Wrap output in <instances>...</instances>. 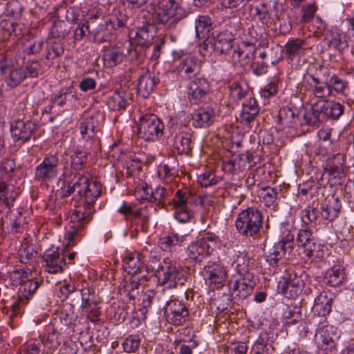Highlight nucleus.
<instances>
[{
    "label": "nucleus",
    "instance_id": "23",
    "mask_svg": "<svg viewBox=\"0 0 354 354\" xmlns=\"http://www.w3.org/2000/svg\"><path fill=\"white\" fill-rule=\"evenodd\" d=\"M256 48L252 45L241 43L236 45L232 55V61L234 64H239L241 67L252 66L255 59Z\"/></svg>",
    "mask_w": 354,
    "mask_h": 354
},
{
    "label": "nucleus",
    "instance_id": "19",
    "mask_svg": "<svg viewBox=\"0 0 354 354\" xmlns=\"http://www.w3.org/2000/svg\"><path fill=\"white\" fill-rule=\"evenodd\" d=\"M306 275L299 274L295 271H290L281 285V292L286 297L293 298L299 295L304 286Z\"/></svg>",
    "mask_w": 354,
    "mask_h": 354
},
{
    "label": "nucleus",
    "instance_id": "41",
    "mask_svg": "<svg viewBox=\"0 0 354 354\" xmlns=\"http://www.w3.org/2000/svg\"><path fill=\"white\" fill-rule=\"evenodd\" d=\"M344 279V268L340 265H335L327 271L324 281L326 284L336 287L342 284Z\"/></svg>",
    "mask_w": 354,
    "mask_h": 354
},
{
    "label": "nucleus",
    "instance_id": "58",
    "mask_svg": "<svg viewBox=\"0 0 354 354\" xmlns=\"http://www.w3.org/2000/svg\"><path fill=\"white\" fill-rule=\"evenodd\" d=\"M91 25L89 18L86 20H81L77 23V27L73 30L75 41H82L86 36L91 35Z\"/></svg>",
    "mask_w": 354,
    "mask_h": 354
},
{
    "label": "nucleus",
    "instance_id": "11",
    "mask_svg": "<svg viewBox=\"0 0 354 354\" xmlns=\"http://www.w3.org/2000/svg\"><path fill=\"white\" fill-rule=\"evenodd\" d=\"M210 90V82L206 78L195 77L186 86L187 100L192 104H199L206 101Z\"/></svg>",
    "mask_w": 354,
    "mask_h": 354
},
{
    "label": "nucleus",
    "instance_id": "57",
    "mask_svg": "<svg viewBox=\"0 0 354 354\" xmlns=\"http://www.w3.org/2000/svg\"><path fill=\"white\" fill-rule=\"evenodd\" d=\"M276 244L278 248H281L282 253H284V258L290 259L292 257L294 249V236L292 234L288 233Z\"/></svg>",
    "mask_w": 354,
    "mask_h": 354
},
{
    "label": "nucleus",
    "instance_id": "4",
    "mask_svg": "<svg viewBox=\"0 0 354 354\" xmlns=\"http://www.w3.org/2000/svg\"><path fill=\"white\" fill-rule=\"evenodd\" d=\"M220 238L215 233L205 231L187 249V257L192 263H200L219 247Z\"/></svg>",
    "mask_w": 354,
    "mask_h": 354
},
{
    "label": "nucleus",
    "instance_id": "53",
    "mask_svg": "<svg viewBox=\"0 0 354 354\" xmlns=\"http://www.w3.org/2000/svg\"><path fill=\"white\" fill-rule=\"evenodd\" d=\"M150 218V210L146 207H140L137 208L133 213V217L131 222L134 221L136 224L140 225L142 231L147 232Z\"/></svg>",
    "mask_w": 354,
    "mask_h": 354
},
{
    "label": "nucleus",
    "instance_id": "22",
    "mask_svg": "<svg viewBox=\"0 0 354 354\" xmlns=\"http://www.w3.org/2000/svg\"><path fill=\"white\" fill-rule=\"evenodd\" d=\"M202 62L195 56H188L182 59L176 71L178 74L184 80H189L201 73Z\"/></svg>",
    "mask_w": 354,
    "mask_h": 354
},
{
    "label": "nucleus",
    "instance_id": "55",
    "mask_svg": "<svg viewBox=\"0 0 354 354\" xmlns=\"http://www.w3.org/2000/svg\"><path fill=\"white\" fill-rule=\"evenodd\" d=\"M278 120L282 126L291 128L296 124L297 116L292 109L283 107L279 111Z\"/></svg>",
    "mask_w": 354,
    "mask_h": 354
},
{
    "label": "nucleus",
    "instance_id": "48",
    "mask_svg": "<svg viewBox=\"0 0 354 354\" xmlns=\"http://www.w3.org/2000/svg\"><path fill=\"white\" fill-rule=\"evenodd\" d=\"M250 260L245 253H241L234 261L232 266L234 267L239 276L253 274L250 272Z\"/></svg>",
    "mask_w": 354,
    "mask_h": 354
},
{
    "label": "nucleus",
    "instance_id": "17",
    "mask_svg": "<svg viewBox=\"0 0 354 354\" xmlns=\"http://www.w3.org/2000/svg\"><path fill=\"white\" fill-rule=\"evenodd\" d=\"M338 337L336 328L331 325L326 324L317 329L315 342L318 348L331 352L335 349Z\"/></svg>",
    "mask_w": 354,
    "mask_h": 354
},
{
    "label": "nucleus",
    "instance_id": "44",
    "mask_svg": "<svg viewBox=\"0 0 354 354\" xmlns=\"http://www.w3.org/2000/svg\"><path fill=\"white\" fill-rule=\"evenodd\" d=\"M19 34L20 28L17 23L10 20H3L0 22V41L8 40Z\"/></svg>",
    "mask_w": 354,
    "mask_h": 354
},
{
    "label": "nucleus",
    "instance_id": "25",
    "mask_svg": "<svg viewBox=\"0 0 354 354\" xmlns=\"http://www.w3.org/2000/svg\"><path fill=\"white\" fill-rule=\"evenodd\" d=\"M342 204L334 194L326 196L321 203L320 215L323 219L333 221L338 217Z\"/></svg>",
    "mask_w": 354,
    "mask_h": 354
},
{
    "label": "nucleus",
    "instance_id": "30",
    "mask_svg": "<svg viewBox=\"0 0 354 354\" xmlns=\"http://www.w3.org/2000/svg\"><path fill=\"white\" fill-rule=\"evenodd\" d=\"M142 254L138 252H131L126 254L123 259V268L132 276H141L145 266L141 261Z\"/></svg>",
    "mask_w": 354,
    "mask_h": 354
},
{
    "label": "nucleus",
    "instance_id": "32",
    "mask_svg": "<svg viewBox=\"0 0 354 354\" xmlns=\"http://www.w3.org/2000/svg\"><path fill=\"white\" fill-rule=\"evenodd\" d=\"M259 111V107L257 100L250 97L242 104V111L240 114L241 122L245 125H249L257 117Z\"/></svg>",
    "mask_w": 354,
    "mask_h": 354
},
{
    "label": "nucleus",
    "instance_id": "38",
    "mask_svg": "<svg viewBox=\"0 0 354 354\" xmlns=\"http://www.w3.org/2000/svg\"><path fill=\"white\" fill-rule=\"evenodd\" d=\"M127 97L125 91H115L107 100L108 108L113 111H123L128 105Z\"/></svg>",
    "mask_w": 354,
    "mask_h": 354
},
{
    "label": "nucleus",
    "instance_id": "9",
    "mask_svg": "<svg viewBox=\"0 0 354 354\" xmlns=\"http://www.w3.org/2000/svg\"><path fill=\"white\" fill-rule=\"evenodd\" d=\"M296 241L299 247L302 248L304 253L308 258H322L324 252L317 239L313 235L312 230L305 227L301 229L297 236Z\"/></svg>",
    "mask_w": 354,
    "mask_h": 354
},
{
    "label": "nucleus",
    "instance_id": "37",
    "mask_svg": "<svg viewBox=\"0 0 354 354\" xmlns=\"http://www.w3.org/2000/svg\"><path fill=\"white\" fill-rule=\"evenodd\" d=\"M178 203L192 209L203 205V200L199 195L192 194L187 189H178L175 193Z\"/></svg>",
    "mask_w": 354,
    "mask_h": 354
},
{
    "label": "nucleus",
    "instance_id": "20",
    "mask_svg": "<svg viewBox=\"0 0 354 354\" xmlns=\"http://www.w3.org/2000/svg\"><path fill=\"white\" fill-rule=\"evenodd\" d=\"M103 115L96 112L85 118L80 124V131L82 138L86 141L94 140L100 131Z\"/></svg>",
    "mask_w": 354,
    "mask_h": 354
},
{
    "label": "nucleus",
    "instance_id": "16",
    "mask_svg": "<svg viewBox=\"0 0 354 354\" xmlns=\"http://www.w3.org/2000/svg\"><path fill=\"white\" fill-rule=\"evenodd\" d=\"M89 22L91 25V35L95 43L102 44L110 39L113 31V22H109L97 15L90 17Z\"/></svg>",
    "mask_w": 354,
    "mask_h": 354
},
{
    "label": "nucleus",
    "instance_id": "27",
    "mask_svg": "<svg viewBox=\"0 0 354 354\" xmlns=\"http://www.w3.org/2000/svg\"><path fill=\"white\" fill-rule=\"evenodd\" d=\"M36 129V124L30 121H15L11 124L10 131L15 141L22 142L29 140Z\"/></svg>",
    "mask_w": 354,
    "mask_h": 354
},
{
    "label": "nucleus",
    "instance_id": "36",
    "mask_svg": "<svg viewBox=\"0 0 354 354\" xmlns=\"http://www.w3.org/2000/svg\"><path fill=\"white\" fill-rule=\"evenodd\" d=\"M333 303V298L331 294L328 296L327 292H322L315 299L313 308L323 318L331 312Z\"/></svg>",
    "mask_w": 354,
    "mask_h": 354
},
{
    "label": "nucleus",
    "instance_id": "43",
    "mask_svg": "<svg viewBox=\"0 0 354 354\" xmlns=\"http://www.w3.org/2000/svg\"><path fill=\"white\" fill-rule=\"evenodd\" d=\"M69 32L70 28L64 21L62 19H53L49 29V35L53 39L62 41Z\"/></svg>",
    "mask_w": 354,
    "mask_h": 354
},
{
    "label": "nucleus",
    "instance_id": "42",
    "mask_svg": "<svg viewBox=\"0 0 354 354\" xmlns=\"http://www.w3.org/2000/svg\"><path fill=\"white\" fill-rule=\"evenodd\" d=\"M248 85L243 81H235L229 86V97L233 102H238L247 96Z\"/></svg>",
    "mask_w": 354,
    "mask_h": 354
},
{
    "label": "nucleus",
    "instance_id": "51",
    "mask_svg": "<svg viewBox=\"0 0 354 354\" xmlns=\"http://www.w3.org/2000/svg\"><path fill=\"white\" fill-rule=\"evenodd\" d=\"M81 297L80 308L82 312L87 313L89 308L97 306L98 304V301L95 297L94 290L89 287H85L81 290Z\"/></svg>",
    "mask_w": 354,
    "mask_h": 354
},
{
    "label": "nucleus",
    "instance_id": "45",
    "mask_svg": "<svg viewBox=\"0 0 354 354\" xmlns=\"http://www.w3.org/2000/svg\"><path fill=\"white\" fill-rule=\"evenodd\" d=\"M55 17L62 19L65 17L66 20L70 23H75L80 16V10L75 7L64 6L62 5L55 8Z\"/></svg>",
    "mask_w": 354,
    "mask_h": 354
},
{
    "label": "nucleus",
    "instance_id": "39",
    "mask_svg": "<svg viewBox=\"0 0 354 354\" xmlns=\"http://www.w3.org/2000/svg\"><path fill=\"white\" fill-rule=\"evenodd\" d=\"M247 35L249 37L248 41H243L242 43L248 45H252L254 48L258 47H266L268 45V41L266 39V35L263 32V30L259 28V30L254 27L249 28L248 29Z\"/></svg>",
    "mask_w": 354,
    "mask_h": 354
},
{
    "label": "nucleus",
    "instance_id": "60",
    "mask_svg": "<svg viewBox=\"0 0 354 354\" xmlns=\"http://www.w3.org/2000/svg\"><path fill=\"white\" fill-rule=\"evenodd\" d=\"M150 28L149 26H143L140 27L136 31V35L134 37V43H140L149 46L150 41L153 37V35Z\"/></svg>",
    "mask_w": 354,
    "mask_h": 354
},
{
    "label": "nucleus",
    "instance_id": "3",
    "mask_svg": "<svg viewBox=\"0 0 354 354\" xmlns=\"http://www.w3.org/2000/svg\"><path fill=\"white\" fill-rule=\"evenodd\" d=\"M181 2L182 0H153L151 7L157 24L163 25L166 28H174L180 21L187 17Z\"/></svg>",
    "mask_w": 354,
    "mask_h": 354
},
{
    "label": "nucleus",
    "instance_id": "52",
    "mask_svg": "<svg viewBox=\"0 0 354 354\" xmlns=\"http://www.w3.org/2000/svg\"><path fill=\"white\" fill-rule=\"evenodd\" d=\"M88 158V152L83 149H77L71 156V170L79 171L83 169Z\"/></svg>",
    "mask_w": 354,
    "mask_h": 354
},
{
    "label": "nucleus",
    "instance_id": "33",
    "mask_svg": "<svg viewBox=\"0 0 354 354\" xmlns=\"http://www.w3.org/2000/svg\"><path fill=\"white\" fill-rule=\"evenodd\" d=\"M183 242V236L172 232L168 235L160 238L158 245L162 251L174 253L180 249Z\"/></svg>",
    "mask_w": 354,
    "mask_h": 354
},
{
    "label": "nucleus",
    "instance_id": "64",
    "mask_svg": "<svg viewBox=\"0 0 354 354\" xmlns=\"http://www.w3.org/2000/svg\"><path fill=\"white\" fill-rule=\"evenodd\" d=\"M196 337V334L193 333L190 339L185 340L180 346L178 354H193V350L199 345Z\"/></svg>",
    "mask_w": 354,
    "mask_h": 354
},
{
    "label": "nucleus",
    "instance_id": "1",
    "mask_svg": "<svg viewBox=\"0 0 354 354\" xmlns=\"http://www.w3.org/2000/svg\"><path fill=\"white\" fill-rule=\"evenodd\" d=\"M64 196L73 195L88 201L97 199L102 193V185L96 180H91L88 176L80 171H65L62 174Z\"/></svg>",
    "mask_w": 354,
    "mask_h": 354
},
{
    "label": "nucleus",
    "instance_id": "5",
    "mask_svg": "<svg viewBox=\"0 0 354 354\" xmlns=\"http://www.w3.org/2000/svg\"><path fill=\"white\" fill-rule=\"evenodd\" d=\"M263 214L256 207L242 210L235 221V227L240 234L246 237L257 235L262 228Z\"/></svg>",
    "mask_w": 354,
    "mask_h": 354
},
{
    "label": "nucleus",
    "instance_id": "62",
    "mask_svg": "<svg viewBox=\"0 0 354 354\" xmlns=\"http://www.w3.org/2000/svg\"><path fill=\"white\" fill-rule=\"evenodd\" d=\"M19 261L24 264H31L37 257V252L30 245L22 246L19 251Z\"/></svg>",
    "mask_w": 354,
    "mask_h": 354
},
{
    "label": "nucleus",
    "instance_id": "10",
    "mask_svg": "<svg viewBox=\"0 0 354 354\" xmlns=\"http://www.w3.org/2000/svg\"><path fill=\"white\" fill-rule=\"evenodd\" d=\"M64 240L66 241L64 243V250H59L58 248H49L43 254V259L45 263L44 266V270L48 273H62L66 266V250L73 246L66 248V243L67 241L65 239Z\"/></svg>",
    "mask_w": 354,
    "mask_h": 354
},
{
    "label": "nucleus",
    "instance_id": "15",
    "mask_svg": "<svg viewBox=\"0 0 354 354\" xmlns=\"http://www.w3.org/2000/svg\"><path fill=\"white\" fill-rule=\"evenodd\" d=\"M164 313L167 322L174 326L183 325L189 318L187 306L183 301L177 299H172L167 303Z\"/></svg>",
    "mask_w": 354,
    "mask_h": 354
},
{
    "label": "nucleus",
    "instance_id": "61",
    "mask_svg": "<svg viewBox=\"0 0 354 354\" xmlns=\"http://www.w3.org/2000/svg\"><path fill=\"white\" fill-rule=\"evenodd\" d=\"M328 84L331 96L335 95V93H344L348 87V82L335 74H333L329 78Z\"/></svg>",
    "mask_w": 354,
    "mask_h": 354
},
{
    "label": "nucleus",
    "instance_id": "6",
    "mask_svg": "<svg viewBox=\"0 0 354 354\" xmlns=\"http://www.w3.org/2000/svg\"><path fill=\"white\" fill-rule=\"evenodd\" d=\"M151 272L156 273L158 283L167 288L183 284L185 277L181 267L169 259H165L157 267L151 266Z\"/></svg>",
    "mask_w": 354,
    "mask_h": 354
},
{
    "label": "nucleus",
    "instance_id": "40",
    "mask_svg": "<svg viewBox=\"0 0 354 354\" xmlns=\"http://www.w3.org/2000/svg\"><path fill=\"white\" fill-rule=\"evenodd\" d=\"M17 196L18 192L14 189L12 184L0 180V201H3L7 207L10 208L13 206Z\"/></svg>",
    "mask_w": 354,
    "mask_h": 354
},
{
    "label": "nucleus",
    "instance_id": "34",
    "mask_svg": "<svg viewBox=\"0 0 354 354\" xmlns=\"http://www.w3.org/2000/svg\"><path fill=\"white\" fill-rule=\"evenodd\" d=\"M344 162V155L342 153H337L333 158L328 160L326 169L331 178L341 180L345 177Z\"/></svg>",
    "mask_w": 354,
    "mask_h": 354
},
{
    "label": "nucleus",
    "instance_id": "63",
    "mask_svg": "<svg viewBox=\"0 0 354 354\" xmlns=\"http://www.w3.org/2000/svg\"><path fill=\"white\" fill-rule=\"evenodd\" d=\"M135 196L138 201L151 202L152 188L147 183L140 184L135 190Z\"/></svg>",
    "mask_w": 354,
    "mask_h": 354
},
{
    "label": "nucleus",
    "instance_id": "31",
    "mask_svg": "<svg viewBox=\"0 0 354 354\" xmlns=\"http://www.w3.org/2000/svg\"><path fill=\"white\" fill-rule=\"evenodd\" d=\"M306 42L303 39H289L286 44L285 55L289 62H293L295 60H299L305 55Z\"/></svg>",
    "mask_w": 354,
    "mask_h": 354
},
{
    "label": "nucleus",
    "instance_id": "59",
    "mask_svg": "<svg viewBox=\"0 0 354 354\" xmlns=\"http://www.w3.org/2000/svg\"><path fill=\"white\" fill-rule=\"evenodd\" d=\"M128 50L129 56L131 59H142L149 51V46L140 43H131Z\"/></svg>",
    "mask_w": 354,
    "mask_h": 354
},
{
    "label": "nucleus",
    "instance_id": "28",
    "mask_svg": "<svg viewBox=\"0 0 354 354\" xmlns=\"http://www.w3.org/2000/svg\"><path fill=\"white\" fill-rule=\"evenodd\" d=\"M158 82L154 73L147 71L141 75L138 80L137 92L143 98H147L153 91Z\"/></svg>",
    "mask_w": 354,
    "mask_h": 354
},
{
    "label": "nucleus",
    "instance_id": "21",
    "mask_svg": "<svg viewBox=\"0 0 354 354\" xmlns=\"http://www.w3.org/2000/svg\"><path fill=\"white\" fill-rule=\"evenodd\" d=\"M256 285L254 274L238 276L230 282V288L232 294L239 298L245 299L250 296Z\"/></svg>",
    "mask_w": 354,
    "mask_h": 354
},
{
    "label": "nucleus",
    "instance_id": "13",
    "mask_svg": "<svg viewBox=\"0 0 354 354\" xmlns=\"http://www.w3.org/2000/svg\"><path fill=\"white\" fill-rule=\"evenodd\" d=\"M59 163V157L55 154L44 157L41 162L35 168V179L40 183L53 180L57 176Z\"/></svg>",
    "mask_w": 354,
    "mask_h": 354
},
{
    "label": "nucleus",
    "instance_id": "24",
    "mask_svg": "<svg viewBox=\"0 0 354 354\" xmlns=\"http://www.w3.org/2000/svg\"><path fill=\"white\" fill-rule=\"evenodd\" d=\"M214 53L217 55H228L236 48L235 37L232 32L223 30L213 38Z\"/></svg>",
    "mask_w": 354,
    "mask_h": 354
},
{
    "label": "nucleus",
    "instance_id": "49",
    "mask_svg": "<svg viewBox=\"0 0 354 354\" xmlns=\"http://www.w3.org/2000/svg\"><path fill=\"white\" fill-rule=\"evenodd\" d=\"M174 206L176 209L175 218L181 223L189 221L194 216V210L187 207L185 204L181 205L178 203L177 198L174 196L173 199Z\"/></svg>",
    "mask_w": 354,
    "mask_h": 354
},
{
    "label": "nucleus",
    "instance_id": "35",
    "mask_svg": "<svg viewBox=\"0 0 354 354\" xmlns=\"http://www.w3.org/2000/svg\"><path fill=\"white\" fill-rule=\"evenodd\" d=\"M324 39L328 46L341 50L346 46V41L343 32L336 26H332L324 33Z\"/></svg>",
    "mask_w": 354,
    "mask_h": 354
},
{
    "label": "nucleus",
    "instance_id": "2",
    "mask_svg": "<svg viewBox=\"0 0 354 354\" xmlns=\"http://www.w3.org/2000/svg\"><path fill=\"white\" fill-rule=\"evenodd\" d=\"M82 200L83 203L75 207L71 215V221L64 236L67 241L66 248L76 245L83 235V229L91 221L95 212L94 205L97 199L92 201L86 198Z\"/></svg>",
    "mask_w": 354,
    "mask_h": 354
},
{
    "label": "nucleus",
    "instance_id": "50",
    "mask_svg": "<svg viewBox=\"0 0 354 354\" xmlns=\"http://www.w3.org/2000/svg\"><path fill=\"white\" fill-rule=\"evenodd\" d=\"M26 78V73L24 68H14L10 67L8 75L5 77L7 85L15 88L20 84Z\"/></svg>",
    "mask_w": 354,
    "mask_h": 354
},
{
    "label": "nucleus",
    "instance_id": "56",
    "mask_svg": "<svg viewBox=\"0 0 354 354\" xmlns=\"http://www.w3.org/2000/svg\"><path fill=\"white\" fill-rule=\"evenodd\" d=\"M63 53L64 46L63 44L62 43V41H53V38H48L46 59L51 62L55 59L60 57L63 54Z\"/></svg>",
    "mask_w": 354,
    "mask_h": 354
},
{
    "label": "nucleus",
    "instance_id": "46",
    "mask_svg": "<svg viewBox=\"0 0 354 354\" xmlns=\"http://www.w3.org/2000/svg\"><path fill=\"white\" fill-rule=\"evenodd\" d=\"M212 19L209 17L200 15L195 21L196 35L199 39L205 38L212 28Z\"/></svg>",
    "mask_w": 354,
    "mask_h": 354
},
{
    "label": "nucleus",
    "instance_id": "26",
    "mask_svg": "<svg viewBox=\"0 0 354 354\" xmlns=\"http://www.w3.org/2000/svg\"><path fill=\"white\" fill-rule=\"evenodd\" d=\"M216 119L215 110L209 106L201 107L192 114V124L195 128H207Z\"/></svg>",
    "mask_w": 354,
    "mask_h": 354
},
{
    "label": "nucleus",
    "instance_id": "8",
    "mask_svg": "<svg viewBox=\"0 0 354 354\" xmlns=\"http://www.w3.org/2000/svg\"><path fill=\"white\" fill-rule=\"evenodd\" d=\"M167 127L172 136V146L179 154L188 155L192 150L194 142L192 133L187 131L186 125L169 120Z\"/></svg>",
    "mask_w": 354,
    "mask_h": 354
},
{
    "label": "nucleus",
    "instance_id": "12",
    "mask_svg": "<svg viewBox=\"0 0 354 354\" xmlns=\"http://www.w3.org/2000/svg\"><path fill=\"white\" fill-rule=\"evenodd\" d=\"M148 277L143 274L141 276H131L124 279L120 286L119 295L123 302L135 304L138 298L141 289V281H147Z\"/></svg>",
    "mask_w": 354,
    "mask_h": 354
},
{
    "label": "nucleus",
    "instance_id": "54",
    "mask_svg": "<svg viewBox=\"0 0 354 354\" xmlns=\"http://www.w3.org/2000/svg\"><path fill=\"white\" fill-rule=\"evenodd\" d=\"M310 77L315 84L313 89V93L316 97L326 98L331 96L328 82H321V80L315 77V75H310Z\"/></svg>",
    "mask_w": 354,
    "mask_h": 354
},
{
    "label": "nucleus",
    "instance_id": "7",
    "mask_svg": "<svg viewBox=\"0 0 354 354\" xmlns=\"http://www.w3.org/2000/svg\"><path fill=\"white\" fill-rule=\"evenodd\" d=\"M165 125L157 115L146 113L140 117L137 124L138 136L145 141L159 140L163 135Z\"/></svg>",
    "mask_w": 354,
    "mask_h": 354
},
{
    "label": "nucleus",
    "instance_id": "47",
    "mask_svg": "<svg viewBox=\"0 0 354 354\" xmlns=\"http://www.w3.org/2000/svg\"><path fill=\"white\" fill-rule=\"evenodd\" d=\"M9 278L13 286H21L33 275L31 269L28 268H17L8 272Z\"/></svg>",
    "mask_w": 354,
    "mask_h": 354
},
{
    "label": "nucleus",
    "instance_id": "29",
    "mask_svg": "<svg viewBox=\"0 0 354 354\" xmlns=\"http://www.w3.org/2000/svg\"><path fill=\"white\" fill-rule=\"evenodd\" d=\"M124 55L119 46L109 45L104 46L102 50V60L104 66L107 68L114 67L123 61Z\"/></svg>",
    "mask_w": 354,
    "mask_h": 354
},
{
    "label": "nucleus",
    "instance_id": "18",
    "mask_svg": "<svg viewBox=\"0 0 354 354\" xmlns=\"http://www.w3.org/2000/svg\"><path fill=\"white\" fill-rule=\"evenodd\" d=\"M206 283L221 286L226 279L227 271L225 267L216 261H209L201 271Z\"/></svg>",
    "mask_w": 354,
    "mask_h": 354
},
{
    "label": "nucleus",
    "instance_id": "14",
    "mask_svg": "<svg viewBox=\"0 0 354 354\" xmlns=\"http://www.w3.org/2000/svg\"><path fill=\"white\" fill-rule=\"evenodd\" d=\"M40 285V281L33 275L20 286L18 297L11 306V316H17L21 313V307L25 306L28 300L32 297Z\"/></svg>",
    "mask_w": 354,
    "mask_h": 354
}]
</instances>
